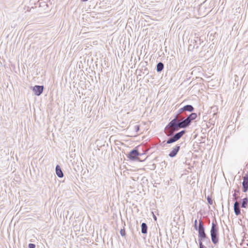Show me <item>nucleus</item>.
<instances>
[{
  "label": "nucleus",
  "instance_id": "obj_1",
  "mask_svg": "<svg viewBox=\"0 0 248 248\" xmlns=\"http://www.w3.org/2000/svg\"><path fill=\"white\" fill-rule=\"evenodd\" d=\"M197 117V114L192 112L185 119L178 121V116L176 115L174 119L170 121L165 128L166 135L169 137L166 140V143L171 144L179 140L186 133V131L182 130L175 134H174V132L181 128L185 129L188 127Z\"/></svg>",
  "mask_w": 248,
  "mask_h": 248
},
{
  "label": "nucleus",
  "instance_id": "obj_2",
  "mask_svg": "<svg viewBox=\"0 0 248 248\" xmlns=\"http://www.w3.org/2000/svg\"><path fill=\"white\" fill-rule=\"evenodd\" d=\"M210 235L212 243L215 245L217 244L219 241V228L216 219L212 223Z\"/></svg>",
  "mask_w": 248,
  "mask_h": 248
},
{
  "label": "nucleus",
  "instance_id": "obj_3",
  "mask_svg": "<svg viewBox=\"0 0 248 248\" xmlns=\"http://www.w3.org/2000/svg\"><path fill=\"white\" fill-rule=\"evenodd\" d=\"M207 236L205 232V227L204 225L200 224L198 231V241L199 244V248H207L202 243L203 239Z\"/></svg>",
  "mask_w": 248,
  "mask_h": 248
},
{
  "label": "nucleus",
  "instance_id": "obj_4",
  "mask_svg": "<svg viewBox=\"0 0 248 248\" xmlns=\"http://www.w3.org/2000/svg\"><path fill=\"white\" fill-rule=\"evenodd\" d=\"M194 108L191 105H186L180 108L177 112L178 118H182L183 115H186V112H192L194 111Z\"/></svg>",
  "mask_w": 248,
  "mask_h": 248
},
{
  "label": "nucleus",
  "instance_id": "obj_5",
  "mask_svg": "<svg viewBox=\"0 0 248 248\" xmlns=\"http://www.w3.org/2000/svg\"><path fill=\"white\" fill-rule=\"evenodd\" d=\"M141 154L140 153L137 147L132 150L127 155V158L131 160H139L141 161L139 156L141 155Z\"/></svg>",
  "mask_w": 248,
  "mask_h": 248
},
{
  "label": "nucleus",
  "instance_id": "obj_6",
  "mask_svg": "<svg viewBox=\"0 0 248 248\" xmlns=\"http://www.w3.org/2000/svg\"><path fill=\"white\" fill-rule=\"evenodd\" d=\"M32 88V90L34 94L37 96L40 95L44 90V87L43 85H35Z\"/></svg>",
  "mask_w": 248,
  "mask_h": 248
},
{
  "label": "nucleus",
  "instance_id": "obj_7",
  "mask_svg": "<svg viewBox=\"0 0 248 248\" xmlns=\"http://www.w3.org/2000/svg\"><path fill=\"white\" fill-rule=\"evenodd\" d=\"M147 62H142L140 63L139 66L140 67V71L143 74L148 75L149 71L147 68Z\"/></svg>",
  "mask_w": 248,
  "mask_h": 248
},
{
  "label": "nucleus",
  "instance_id": "obj_8",
  "mask_svg": "<svg viewBox=\"0 0 248 248\" xmlns=\"http://www.w3.org/2000/svg\"><path fill=\"white\" fill-rule=\"evenodd\" d=\"M242 187L243 192H246L248 190V173H247L243 177Z\"/></svg>",
  "mask_w": 248,
  "mask_h": 248
},
{
  "label": "nucleus",
  "instance_id": "obj_9",
  "mask_svg": "<svg viewBox=\"0 0 248 248\" xmlns=\"http://www.w3.org/2000/svg\"><path fill=\"white\" fill-rule=\"evenodd\" d=\"M180 149V144H177L175 146H174L172 150L170 152L169 154V156L170 157H175L177 153H178Z\"/></svg>",
  "mask_w": 248,
  "mask_h": 248
},
{
  "label": "nucleus",
  "instance_id": "obj_10",
  "mask_svg": "<svg viewBox=\"0 0 248 248\" xmlns=\"http://www.w3.org/2000/svg\"><path fill=\"white\" fill-rule=\"evenodd\" d=\"M233 209L234 213L236 216H238L241 214V209L238 206V203L236 201L234 203Z\"/></svg>",
  "mask_w": 248,
  "mask_h": 248
},
{
  "label": "nucleus",
  "instance_id": "obj_11",
  "mask_svg": "<svg viewBox=\"0 0 248 248\" xmlns=\"http://www.w3.org/2000/svg\"><path fill=\"white\" fill-rule=\"evenodd\" d=\"M55 170H56V173L57 175L58 176V177H59V178L63 177V173L62 170V169H61L60 166L59 165H57L56 166Z\"/></svg>",
  "mask_w": 248,
  "mask_h": 248
},
{
  "label": "nucleus",
  "instance_id": "obj_12",
  "mask_svg": "<svg viewBox=\"0 0 248 248\" xmlns=\"http://www.w3.org/2000/svg\"><path fill=\"white\" fill-rule=\"evenodd\" d=\"M141 233L145 234L147 233L148 226L146 223L143 222L141 225Z\"/></svg>",
  "mask_w": 248,
  "mask_h": 248
},
{
  "label": "nucleus",
  "instance_id": "obj_13",
  "mask_svg": "<svg viewBox=\"0 0 248 248\" xmlns=\"http://www.w3.org/2000/svg\"><path fill=\"white\" fill-rule=\"evenodd\" d=\"M202 224V225H204L202 222V219L200 218V220H199V225H198V221H197V220L196 219L195 221H194V229L199 231V228H200V224Z\"/></svg>",
  "mask_w": 248,
  "mask_h": 248
},
{
  "label": "nucleus",
  "instance_id": "obj_14",
  "mask_svg": "<svg viewBox=\"0 0 248 248\" xmlns=\"http://www.w3.org/2000/svg\"><path fill=\"white\" fill-rule=\"evenodd\" d=\"M164 65L162 62H158L156 65V70L157 72H161L164 69Z\"/></svg>",
  "mask_w": 248,
  "mask_h": 248
},
{
  "label": "nucleus",
  "instance_id": "obj_15",
  "mask_svg": "<svg viewBox=\"0 0 248 248\" xmlns=\"http://www.w3.org/2000/svg\"><path fill=\"white\" fill-rule=\"evenodd\" d=\"M248 203V198L246 197L242 200V202L241 203V207L242 208H246Z\"/></svg>",
  "mask_w": 248,
  "mask_h": 248
},
{
  "label": "nucleus",
  "instance_id": "obj_16",
  "mask_svg": "<svg viewBox=\"0 0 248 248\" xmlns=\"http://www.w3.org/2000/svg\"><path fill=\"white\" fill-rule=\"evenodd\" d=\"M239 193V190H235L234 193L233 194V200L237 201L239 199V196L237 195V193Z\"/></svg>",
  "mask_w": 248,
  "mask_h": 248
},
{
  "label": "nucleus",
  "instance_id": "obj_17",
  "mask_svg": "<svg viewBox=\"0 0 248 248\" xmlns=\"http://www.w3.org/2000/svg\"><path fill=\"white\" fill-rule=\"evenodd\" d=\"M204 243L206 245H209V244H210L211 242H210L209 238L208 236H207L204 239H203V240L202 241V243Z\"/></svg>",
  "mask_w": 248,
  "mask_h": 248
},
{
  "label": "nucleus",
  "instance_id": "obj_18",
  "mask_svg": "<svg viewBox=\"0 0 248 248\" xmlns=\"http://www.w3.org/2000/svg\"><path fill=\"white\" fill-rule=\"evenodd\" d=\"M120 232L122 236H125L126 235V232L124 228L122 229H121Z\"/></svg>",
  "mask_w": 248,
  "mask_h": 248
},
{
  "label": "nucleus",
  "instance_id": "obj_19",
  "mask_svg": "<svg viewBox=\"0 0 248 248\" xmlns=\"http://www.w3.org/2000/svg\"><path fill=\"white\" fill-rule=\"evenodd\" d=\"M207 201L209 204L212 205L213 204V200L211 197L208 196L207 198Z\"/></svg>",
  "mask_w": 248,
  "mask_h": 248
},
{
  "label": "nucleus",
  "instance_id": "obj_20",
  "mask_svg": "<svg viewBox=\"0 0 248 248\" xmlns=\"http://www.w3.org/2000/svg\"><path fill=\"white\" fill-rule=\"evenodd\" d=\"M140 125H136L134 126V129L135 130V131L137 133L140 130Z\"/></svg>",
  "mask_w": 248,
  "mask_h": 248
},
{
  "label": "nucleus",
  "instance_id": "obj_21",
  "mask_svg": "<svg viewBox=\"0 0 248 248\" xmlns=\"http://www.w3.org/2000/svg\"><path fill=\"white\" fill-rule=\"evenodd\" d=\"M28 248H35V245L34 244L30 243L28 245Z\"/></svg>",
  "mask_w": 248,
  "mask_h": 248
},
{
  "label": "nucleus",
  "instance_id": "obj_22",
  "mask_svg": "<svg viewBox=\"0 0 248 248\" xmlns=\"http://www.w3.org/2000/svg\"><path fill=\"white\" fill-rule=\"evenodd\" d=\"M137 58H136V57H135L134 60L133 61V65H132V66H131L132 68L133 67V66L135 67V66L137 63Z\"/></svg>",
  "mask_w": 248,
  "mask_h": 248
},
{
  "label": "nucleus",
  "instance_id": "obj_23",
  "mask_svg": "<svg viewBox=\"0 0 248 248\" xmlns=\"http://www.w3.org/2000/svg\"><path fill=\"white\" fill-rule=\"evenodd\" d=\"M133 54L131 55V59H130V63H129V65L130 64H132V65H133V60H132L133 58Z\"/></svg>",
  "mask_w": 248,
  "mask_h": 248
},
{
  "label": "nucleus",
  "instance_id": "obj_24",
  "mask_svg": "<svg viewBox=\"0 0 248 248\" xmlns=\"http://www.w3.org/2000/svg\"><path fill=\"white\" fill-rule=\"evenodd\" d=\"M117 52H118V56H119V57H120V55H121V56H122V55H123V51H122V52H121V54H120L119 50H117Z\"/></svg>",
  "mask_w": 248,
  "mask_h": 248
},
{
  "label": "nucleus",
  "instance_id": "obj_25",
  "mask_svg": "<svg viewBox=\"0 0 248 248\" xmlns=\"http://www.w3.org/2000/svg\"><path fill=\"white\" fill-rule=\"evenodd\" d=\"M154 218L155 220H156V217L154 215Z\"/></svg>",
  "mask_w": 248,
  "mask_h": 248
},
{
  "label": "nucleus",
  "instance_id": "obj_26",
  "mask_svg": "<svg viewBox=\"0 0 248 248\" xmlns=\"http://www.w3.org/2000/svg\"><path fill=\"white\" fill-rule=\"evenodd\" d=\"M83 1H88V0H82Z\"/></svg>",
  "mask_w": 248,
  "mask_h": 248
},
{
  "label": "nucleus",
  "instance_id": "obj_27",
  "mask_svg": "<svg viewBox=\"0 0 248 248\" xmlns=\"http://www.w3.org/2000/svg\"><path fill=\"white\" fill-rule=\"evenodd\" d=\"M140 57H138V60H140Z\"/></svg>",
  "mask_w": 248,
  "mask_h": 248
},
{
  "label": "nucleus",
  "instance_id": "obj_28",
  "mask_svg": "<svg viewBox=\"0 0 248 248\" xmlns=\"http://www.w3.org/2000/svg\"><path fill=\"white\" fill-rule=\"evenodd\" d=\"M119 49H120V50L122 51V49H121V47H119Z\"/></svg>",
  "mask_w": 248,
  "mask_h": 248
},
{
  "label": "nucleus",
  "instance_id": "obj_29",
  "mask_svg": "<svg viewBox=\"0 0 248 248\" xmlns=\"http://www.w3.org/2000/svg\"><path fill=\"white\" fill-rule=\"evenodd\" d=\"M183 103H184V102H182V103H181L180 104V105H182V104H183Z\"/></svg>",
  "mask_w": 248,
  "mask_h": 248
}]
</instances>
